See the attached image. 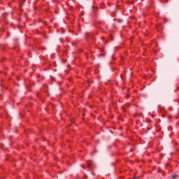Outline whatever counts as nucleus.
Here are the masks:
<instances>
[{
	"instance_id": "obj_3",
	"label": "nucleus",
	"mask_w": 179,
	"mask_h": 179,
	"mask_svg": "<svg viewBox=\"0 0 179 179\" xmlns=\"http://www.w3.org/2000/svg\"><path fill=\"white\" fill-rule=\"evenodd\" d=\"M87 167H90V164H87Z\"/></svg>"
},
{
	"instance_id": "obj_2",
	"label": "nucleus",
	"mask_w": 179,
	"mask_h": 179,
	"mask_svg": "<svg viewBox=\"0 0 179 179\" xmlns=\"http://www.w3.org/2000/svg\"><path fill=\"white\" fill-rule=\"evenodd\" d=\"M6 15V13L3 14V16L5 17V15Z\"/></svg>"
},
{
	"instance_id": "obj_6",
	"label": "nucleus",
	"mask_w": 179,
	"mask_h": 179,
	"mask_svg": "<svg viewBox=\"0 0 179 179\" xmlns=\"http://www.w3.org/2000/svg\"><path fill=\"white\" fill-rule=\"evenodd\" d=\"M131 152H134V150L131 149Z\"/></svg>"
},
{
	"instance_id": "obj_1",
	"label": "nucleus",
	"mask_w": 179,
	"mask_h": 179,
	"mask_svg": "<svg viewBox=\"0 0 179 179\" xmlns=\"http://www.w3.org/2000/svg\"><path fill=\"white\" fill-rule=\"evenodd\" d=\"M176 177H177V176H172V179H175L176 178Z\"/></svg>"
},
{
	"instance_id": "obj_7",
	"label": "nucleus",
	"mask_w": 179,
	"mask_h": 179,
	"mask_svg": "<svg viewBox=\"0 0 179 179\" xmlns=\"http://www.w3.org/2000/svg\"><path fill=\"white\" fill-rule=\"evenodd\" d=\"M93 176H94V173H92Z\"/></svg>"
},
{
	"instance_id": "obj_5",
	"label": "nucleus",
	"mask_w": 179,
	"mask_h": 179,
	"mask_svg": "<svg viewBox=\"0 0 179 179\" xmlns=\"http://www.w3.org/2000/svg\"><path fill=\"white\" fill-rule=\"evenodd\" d=\"M0 149H2V145H0Z\"/></svg>"
},
{
	"instance_id": "obj_8",
	"label": "nucleus",
	"mask_w": 179,
	"mask_h": 179,
	"mask_svg": "<svg viewBox=\"0 0 179 179\" xmlns=\"http://www.w3.org/2000/svg\"><path fill=\"white\" fill-rule=\"evenodd\" d=\"M134 179H136V178H134Z\"/></svg>"
},
{
	"instance_id": "obj_4",
	"label": "nucleus",
	"mask_w": 179,
	"mask_h": 179,
	"mask_svg": "<svg viewBox=\"0 0 179 179\" xmlns=\"http://www.w3.org/2000/svg\"><path fill=\"white\" fill-rule=\"evenodd\" d=\"M89 34V33H85V36H87Z\"/></svg>"
}]
</instances>
